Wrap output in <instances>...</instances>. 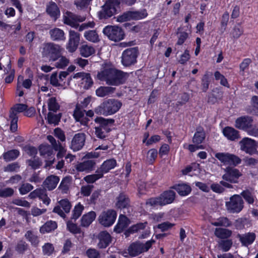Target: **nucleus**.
Masks as SVG:
<instances>
[{"instance_id": "79ce46f5", "label": "nucleus", "mask_w": 258, "mask_h": 258, "mask_svg": "<svg viewBox=\"0 0 258 258\" xmlns=\"http://www.w3.org/2000/svg\"><path fill=\"white\" fill-rule=\"evenodd\" d=\"M70 182V176H66L62 178L58 189L62 194H68L69 191V183Z\"/></svg>"}, {"instance_id": "3c124183", "label": "nucleus", "mask_w": 258, "mask_h": 258, "mask_svg": "<svg viewBox=\"0 0 258 258\" xmlns=\"http://www.w3.org/2000/svg\"><path fill=\"white\" fill-rule=\"evenodd\" d=\"M67 228L69 231L74 234H80L81 233V228L71 220L67 222Z\"/></svg>"}, {"instance_id": "a18cd8bd", "label": "nucleus", "mask_w": 258, "mask_h": 258, "mask_svg": "<svg viewBox=\"0 0 258 258\" xmlns=\"http://www.w3.org/2000/svg\"><path fill=\"white\" fill-rule=\"evenodd\" d=\"M211 76V73L206 72L202 79V90L203 92H206L209 89Z\"/></svg>"}, {"instance_id": "b1692460", "label": "nucleus", "mask_w": 258, "mask_h": 258, "mask_svg": "<svg viewBox=\"0 0 258 258\" xmlns=\"http://www.w3.org/2000/svg\"><path fill=\"white\" fill-rule=\"evenodd\" d=\"M148 225V222H138L135 224L132 225L129 228L126 229L124 232V235L126 238L128 237L131 234L140 232L141 230H144Z\"/></svg>"}, {"instance_id": "ea45409f", "label": "nucleus", "mask_w": 258, "mask_h": 258, "mask_svg": "<svg viewBox=\"0 0 258 258\" xmlns=\"http://www.w3.org/2000/svg\"><path fill=\"white\" fill-rule=\"evenodd\" d=\"M240 195L249 205H253L256 200V197L254 194L248 189L243 190Z\"/></svg>"}, {"instance_id": "2eb2a0df", "label": "nucleus", "mask_w": 258, "mask_h": 258, "mask_svg": "<svg viewBox=\"0 0 258 258\" xmlns=\"http://www.w3.org/2000/svg\"><path fill=\"white\" fill-rule=\"evenodd\" d=\"M253 118L248 115H244L238 117L235 121V127L239 130L247 131L251 126Z\"/></svg>"}, {"instance_id": "0e129e2a", "label": "nucleus", "mask_w": 258, "mask_h": 258, "mask_svg": "<svg viewBox=\"0 0 258 258\" xmlns=\"http://www.w3.org/2000/svg\"><path fill=\"white\" fill-rule=\"evenodd\" d=\"M137 196L140 198L142 196L146 194L147 191L146 183L141 181L137 184Z\"/></svg>"}, {"instance_id": "f3484780", "label": "nucleus", "mask_w": 258, "mask_h": 258, "mask_svg": "<svg viewBox=\"0 0 258 258\" xmlns=\"http://www.w3.org/2000/svg\"><path fill=\"white\" fill-rule=\"evenodd\" d=\"M86 135L84 133H77L74 136L71 145V148L74 151L80 150L84 146Z\"/></svg>"}, {"instance_id": "7ed1b4c3", "label": "nucleus", "mask_w": 258, "mask_h": 258, "mask_svg": "<svg viewBox=\"0 0 258 258\" xmlns=\"http://www.w3.org/2000/svg\"><path fill=\"white\" fill-rule=\"evenodd\" d=\"M61 46L53 42H47L43 44L42 55L49 62H54L61 56L62 52Z\"/></svg>"}, {"instance_id": "c9c22d12", "label": "nucleus", "mask_w": 258, "mask_h": 258, "mask_svg": "<svg viewBox=\"0 0 258 258\" xmlns=\"http://www.w3.org/2000/svg\"><path fill=\"white\" fill-rule=\"evenodd\" d=\"M86 18V17H63V22L64 24L72 27L77 28L80 26L78 22L85 21Z\"/></svg>"}, {"instance_id": "6ab92c4d", "label": "nucleus", "mask_w": 258, "mask_h": 258, "mask_svg": "<svg viewBox=\"0 0 258 258\" xmlns=\"http://www.w3.org/2000/svg\"><path fill=\"white\" fill-rule=\"evenodd\" d=\"M242 246L248 247L251 245L256 239V234L253 232L238 234L237 236Z\"/></svg>"}, {"instance_id": "49530a36", "label": "nucleus", "mask_w": 258, "mask_h": 258, "mask_svg": "<svg viewBox=\"0 0 258 258\" xmlns=\"http://www.w3.org/2000/svg\"><path fill=\"white\" fill-rule=\"evenodd\" d=\"M84 209V206L80 203L77 204L72 211L71 219H74L75 221L78 219L82 215Z\"/></svg>"}, {"instance_id": "5fc2aeb1", "label": "nucleus", "mask_w": 258, "mask_h": 258, "mask_svg": "<svg viewBox=\"0 0 258 258\" xmlns=\"http://www.w3.org/2000/svg\"><path fill=\"white\" fill-rule=\"evenodd\" d=\"M48 106L49 110L54 112H56L60 107L55 97H51L48 99Z\"/></svg>"}, {"instance_id": "09e8293b", "label": "nucleus", "mask_w": 258, "mask_h": 258, "mask_svg": "<svg viewBox=\"0 0 258 258\" xmlns=\"http://www.w3.org/2000/svg\"><path fill=\"white\" fill-rule=\"evenodd\" d=\"M26 238L34 246H37L39 243L38 236L35 235L31 230H28L25 233Z\"/></svg>"}, {"instance_id": "20e7f679", "label": "nucleus", "mask_w": 258, "mask_h": 258, "mask_svg": "<svg viewBox=\"0 0 258 258\" xmlns=\"http://www.w3.org/2000/svg\"><path fill=\"white\" fill-rule=\"evenodd\" d=\"M28 108L26 104L17 103L14 105L10 110L9 118L10 119V130L15 133L18 130V113L25 112Z\"/></svg>"}, {"instance_id": "4468645a", "label": "nucleus", "mask_w": 258, "mask_h": 258, "mask_svg": "<svg viewBox=\"0 0 258 258\" xmlns=\"http://www.w3.org/2000/svg\"><path fill=\"white\" fill-rule=\"evenodd\" d=\"M98 240L97 246L100 249H104L109 246L112 241L110 234L106 230L100 231L96 237Z\"/></svg>"}, {"instance_id": "412c9836", "label": "nucleus", "mask_w": 258, "mask_h": 258, "mask_svg": "<svg viewBox=\"0 0 258 258\" xmlns=\"http://www.w3.org/2000/svg\"><path fill=\"white\" fill-rule=\"evenodd\" d=\"M176 193L172 190H166L163 191L160 195L159 198L161 201L163 206L172 204L175 200Z\"/></svg>"}, {"instance_id": "de8ad7c7", "label": "nucleus", "mask_w": 258, "mask_h": 258, "mask_svg": "<svg viewBox=\"0 0 258 258\" xmlns=\"http://www.w3.org/2000/svg\"><path fill=\"white\" fill-rule=\"evenodd\" d=\"M61 116V113L57 114H54L53 113L49 112L47 114V121L49 124H54L57 125L60 120Z\"/></svg>"}, {"instance_id": "052dcab7", "label": "nucleus", "mask_w": 258, "mask_h": 258, "mask_svg": "<svg viewBox=\"0 0 258 258\" xmlns=\"http://www.w3.org/2000/svg\"><path fill=\"white\" fill-rule=\"evenodd\" d=\"M58 204L66 213H69L70 212L72 205L68 199H62L58 202Z\"/></svg>"}, {"instance_id": "ddd939ff", "label": "nucleus", "mask_w": 258, "mask_h": 258, "mask_svg": "<svg viewBox=\"0 0 258 258\" xmlns=\"http://www.w3.org/2000/svg\"><path fill=\"white\" fill-rule=\"evenodd\" d=\"M80 41V34L74 30L69 31V39L67 49L70 52H75L78 48Z\"/></svg>"}, {"instance_id": "423d86ee", "label": "nucleus", "mask_w": 258, "mask_h": 258, "mask_svg": "<svg viewBox=\"0 0 258 258\" xmlns=\"http://www.w3.org/2000/svg\"><path fill=\"white\" fill-rule=\"evenodd\" d=\"M108 39L114 42H119L124 39L125 34L122 29L117 26L107 25L102 31Z\"/></svg>"}, {"instance_id": "2f4dec72", "label": "nucleus", "mask_w": 258, "mask_h": 258, "mask_svg": "<svg viewBox=\"0 0 258 258\" xmlns=\"http://www.w3.org/2000/svg\"><path fill=\"white\" fill-rule=\"evenodd\" d=\"M96 217V213L94 211H91L84 214L81 219V225L83 227H88L95 220Z\"/></svg>"}, {"instance_id": "37998d69", "label": "nucleus", "mask_w": 258, "mask_h": 258, "mask_svg": "<svg viewBox=\"0 0 258 258\" xmlns=\"http://www.w3.org/2000/svg\"><path fill=\"white\" fill-rule=\"evenodd\" d=\"M96 174L88 175L84 177V180L87 183H93L103 177L102 173H100L98 169L96 170Z\"/></svg>"}, {"instance_id": "4c0bfd02", "label": "nucleus", "mask_w": 258, "mask_h": 258, "mask_svg": "<svg viewBox=\"0 0 258 258\" xmlns=\"http://www.w3.org/2000/svg\"><path fill=\"white\" fill-rule=\"evenodd\" d=\"M84 36L86 40L93 43H98L100 41L99 36L95 30L85 31Z\"/></svg>"}, {"instance_id": "39448f33", "label": "nucleus", "mask_w": 258, "mask_h": 258, "mask_svg": "<svg viewBox=\"0 0 258 258\" xmlns=\"http://www.w3.org/2000/svg\"><path fill=\"white\" fill-rule=\"evenodd\" d=\"M139 54L138 47L127 48L123 51L121 56L122 64L126 67L135 64Z\"/></svg>"}, {"instance_id": "338daca9", "label": "nucleus", "mask_w": 258, "mask_h": 258, "mask_svg": "<svg viewBox=\"0 0 258 258\" xmlns=\"http://www.w3.org/2000/svg\"><path fill=\"white\" fill-rule=\"evenodd\" d=\"M158 155V152L156 149H150L148 152V159L150 164H153Z\"/></svg>"}, {"instance_id": "473e14b6", "label": "nucleus", "mask_w": 258, "mask_h": 258, "mask_svg": "<svg viewBox=\"0 0 258 258\" xmlns=\"http://www.w3.org/2000/svg\"><path fill=\"white\" fill-rule=\"evenodd\" d=\"M206 138V133L202 127L197 129L192 139V142L194 144L201 145Z\"/></svg>"}, {"instance_id": "e2e57ef3", "label": "nucleus", "mask_w": 258, "mask_h": 258, "mask_svg": "<svg viewBox=\"0 0 258 258\" xmlns=\"http://www.w3.org/2000/svg\"><path fill=\"white\" fill-rule=\"evenodd\" d=\"M174 225L175 224L174 223H171L168 221H166L158 224L157 225V228L159 229L161 231L164 232L171 229L173 226H174Z\"/></svg>"}, {"instance_id": "58836bf2", "label": "nucleus", "mask_w": 258, "mask_h": 258, "mask_svg": "<svg viewBox=\"0 0 258 258\" xmlns=\"http://www.w3.org/2000/svg\"><path fill=\"white\" fill-rule=\"evenodd\" d=\"M20 155V152L17 149H12L3 153L4 159L6 162L13 161L17 159Z\"/></svg>"}, {"instance_id": "5701e85b", "label": "nucleus", "mask_w": 258, "mask_h": 258, "mask_svg": "<svg viewBox=\"0 0 258 258\" xmlns=\"http://www.w3.org/2000/svg\"><path fill=\"white\" fill-rule=\"evenodd\" d=\"M222 133L225 138L231 141L237 140L241 138L239 132L229 126H225L222 130Z\"/></svg>"}, {"instance_id": "0eeeda50", "label": "nucleus", "mask_w": 258, "mask_h": 258, "mask_svg": "<svg viewBox=\"0 0 258 258\" xmlns=\"http://www.w3.org/2000/svg\"><path fill=\"white\" fill-rule=\"evenodd\" d=\"M117 212L113 209H108L101 212L98 217L99 223L105 227L112 226L117 217Z\"/></svg>"}, {"instance_id": "a19ab883", "label": "nucleus", "mask_w": 258, "mask_h": 258, "mask_svg": "<svg viewBox=\"0 0 258 258\" xmlns=\"http://www.w3.org/2000/svg\"><path fill=\"white\" fill-rule=\"evenodd\" d=\"M81 55L84 57H88L94 54L95 52L93 46L87 44L82 45L80 48Z\"/></svg>"}, {"instance_id": "72a5a7b5", "label": "nucleus", "mask_w": 258, "mask_h": 258, "mask_svg": "<svg viewBox=\"0 0 258 258\" xmlns=\"http://www.w3.org/2000/svg\"><path fill=\"white\" fill-rule=\"evenodd\" d=\"M232 232L231 230L224 228H216L214 234L218 238L226 239L229 238L232 235Z\"/></svg>"}, {"instance_id": "8fccbe9b", "label": "nucleus", "mask_w": 258, "mask_h": 258, "mask_svg": "<svg viewBox=\"0 0 258 258\" xmlns=\"http://www.w3.org/2000/svg\"><path fill=\"white\" fill-rule=\"evenodd\" d=\"M39 151L41 156H50L53 152L51 147L47 144H41L39 146Z\"/></svg>"}, {"instance_id": "4be33fe9", "label": "nucleus", "mask_w": 258, "mask_h": 258, "mask_svg": "<svg viewBox=\"0 0 258 258\" xmlns=\"http://www.w3.org/2000/svg\"><path fill=\"white\" fill-rule=\"evenodd\" d=\"M94 121L97 124L95 127H100V128L103 129L106 133H108L111 131L109 127V125L113 124L115 121L112 118H105L99 116L94 119Z\"/></svg>"}, {"instance_id": "1a4fd4ad", "label": "nucleus", "mask_w": 258, "mask_h": 258, "mask_svg": "<svg viewBox=\"0 0 258 258\" xmlns=\"http://www.w3.org/2000/svg\"><path fill=\"white\" fill-rule=\"evenodd\" d=\"M243 201L242 197L238 195H234L231 197L230 201L226 202V207L231 213H238L243 208Z\"/></svg>"}, {"instance_id": "cd10ccee", "label": "nucleus", "mask_w": 258, "mask_h": 258, "mask_svg": "<svg viewBox=\"0 0 258 258\" xmlns=\"http://www.w3.org/2000/svg\"><path fill=\"white\" fill-rule=\"evenodd\" d=\"M116 18V17H113ZM145 17H116L117 21L119 22H124L122 26L126 29V31H131L132 27L135 24L134 20H139L144 18Z\"/></svg>"}, {"instance_id": "f03ea898", "label": "nucleus", "mask_w": 258, "mask_h": 258, "mask_svg": "<svg viewBox=\"0 0 258 258\" xmlns=\"http://www.w3.org/2000/svg\"><path fill=\"white\" fill-rule=\"evenodd\" d=\"M122 102L115 99L104 101L95 108L94 112L98 115L108 116L117 112L122 106Z\"/></svg>"}, {"instance_id": "6e6552de", "label": "nucleus", "mask_w": 258, "mask_h": 258, "mask_svg": "<svg viewBox=\"0 0 258 258\" xmlns=\"http://www.w3.org/2000/svg\"><path fill=\"white\" fill-rule=\"evenodd\" d=\"M215 157L224 164L235 167L241 162V159L237 156L229 153H217Z\"/></svg>"}, {"instance_id": "bf43d9fd", "label": "nucleus", "mask_w": 258, "mask_h": 258, "mask_svg": "<svg viewBox=\"0 0 258 258\" xmlns=\"http://www.w3.org/2000/svg\"><path fill=\"white\" fill-rule=\"evenodd\" d=\"M58 60V61L55 64V66L58 69H64L69 63V59L66 56H62V53H61V56Z\"/></svg>"}, {"instance_id": "4d7b16f0", "label": "nucleus", "mask_w": 258, "mask_h": 258, "mask_svg": "<svg viewBox=\"0 0 258 258\" xmlns=\"http://www.w3.org/2000/svg\"><path fill=\"white\" fill-rule=\"evenodd\" d=\"M232 243L231 239H226L221 240L219 243V246L223 251L226 252L230 250L232 247Z\"/></svg>"}, {"instance_id": "9b49d317", "label": "nucleus", "mask_w": 258, "mask_h": 258, "mask_svg": "<svg viewBox=\"0 0 258 258\" xmlns=\"http://www.w3.org/2000/svg\"><path fill=\"white\" fill-rule=\"evenodd\" d=\"M240 149L250 155L257 152L256 141L248 137H244L240 142Z\"/></svg>"}, {"instance_id": "dca6fc26", "label": "nucleus", "mask_w": 258, "mask_h": 258, "mask_svg": "<svg viewBox=\"0 0 258 258\" xmlns=\"http://www.w3.org/2000/svg\"><path fill=\"white\" fill-rule=\"evenodd\" d=\"M115 207L120 210L128 209L131 207V200L124 192H120L116 198Z\"/></svg>"}, {"instance_id": "e433bc0d", "label": "nucleus", "mask_w": 258, "mask_h": 258, "mask_svg": "<svg viewBox=\"0 0 258 258\" xmlns=\"http://www.w3.org/2000/svg\"><path fill=\"white\" fill-rule=\"evenodd\" d=\"M115 88L110 86H101L96 90V94L100 97H104L113 93Z\"/></svg>"}, {"instance_id": "774afa93", "label": "nucleus", "mask_w": 258, "mask_h": 258, "mask_svg": "<svg viewBox=\"0 0 258 258\" xmlns=\"http://www.w3.org/2000/svg\"><path fill=\"white\" fill-rule=\"evenodd\" d=\"M86 255L88 258H100L99 251L94 248H88L86 251Z\"/></svg>"}, {"instance_id": "13d9d810", "label": "nucleus", "mask_w": 258, "mask_h": 258, "mask_svg": "<svg viewBox=\"0 0 258 258\" xmlns=\"http://www.w3.org/2000/svg\"><path fill=\"white\" fill-rule=\"evenodd\" d=\"M83 109L84 108L80 106L79 104L76 105L74 112V117L77 121L79 120L81 118L84 117V112L86 111Z\"/></svg>"}, {"instance_id": "bb28decb", "label": "nucleus", "mask_w": 258, "mask_h": 258, "mask_svg": "<svg viewBox=\"0 0 258 258\" xmlns=\"http://www.w3.org/2000/svg\"><path fill=\"white\" fill-rule=\"evenodd\" d=\"M95 165L96 162L94 161L88 160L77 164L76 169L79 172H90L94 169Z\"/></svg>"}, {"instance_id": "f8f14e48", "label": "nucleus", "mask_w": 258, "mask_h": 258, "mask_svg": "<svg viewBox=\"0 0 258 258\" xmlns=\"http://www.w3.org/2000/svg\"><path fill=\"white\" fill-rule=\"evenodd\" d=\"M119 5L118 0H108L102 7L99 16H112L116 13V6Z\"/></svg>"}, {"instance_id": "393cba45", "label": "nucleus", "mask_w": 258, "mask_h": 258, "mask_svg": "<svg viewBox=\"0 0 258 258\" xmlns=\"http://www.w3.org/2000/svg\"><path fill=\"white\" fill-rule=\"evenodd\" d=\"M117 165L116 160L114 158H111L104 161L97 169L103 176L104 174L109 172L110 170L116 167Z\"/></svg>"}, {"instance_id": "f257e3e1", "label": "nucleus", "mask_w": 258, "mask_h": 258, "mask_svg": "<svg viewBox=\"0 0 258 258\" xmlns=\"http://www.w3.org/2000/svg\"><path fill=\"white\" fill-rule=\"evenodd\" d=\"M97 76L99 80L105 81L108 85L118 86L125 82L128 76L122 71L110 68L98 72Z\"/></svg>"}, {"instance_id": "6e6d98bb", "label": "nucleus", "mask_w": 258, "mask_h": 258, "mask_svg": "<svg viewBox=\"0 0 258 258\" xmlns=\"http://www.w3.org/2000/svg\"><path fill=\"white\" fill-rule=\"evenodd\" d=\"M26 163L33 170L39 168L42 165V162L39 158L34 159H28L26 160Z\"/></svg>"}, {"instance_id": "603ef678", "label": "nucleus", "mask_w": 258, "mask_h": 258, "mask_svg": "<svg viewBox=\"0 0 258 258\" xmlns=\"http://www.w3.org/2000/svg\"><path fill=\"white\" fill-rule=\"evenodd\" d=\"M146 205L152 207L157 206L163 207L162 203L159 198V196L156 197L150 198L146 200Z\"/></svg>"}, {"instance_id": "aec40b11", "label": "nucleus", "mask_w": 258, "mask_h": 258, "mask_svg": "<svg viewBox=\"0 0 258 258\" xmlns=\"http://www.w3.org/2000/svg\"><path fill=\"white\" fill-rule=\"evenodd\" d=\"M170 189H174L181 197L188 196L191 191L190 186L186 183H176L170 186Z\"/></svg>"}, {"instance_id": "c85d7f7f", "label": "nucleus", "mask_w": 258, "mask_h": 258, "mask_svg": "<svg viewBox=\"0 0 258 258\" xmlns=\"http://www.w3.org/2000/svg\"><path fill=\"white\" fill-rule=\"evenodd\" d=\"M59 181V178L58 176L51 175L46 177L43 184L45 188L48 190H52L56 187Z\"/></svg>"}, {"instance_id": "9d476101", "label": "nucleus", "mask_w": 258, "mask_h": 258, "mask_svg": "<svg viewBox=\"0 0 258 258\" xmlns=\"http://www.w3.org/2000/svg\"><path fill=\"white\" fill-rule=\"evenodd\" d=\"M224 171V173L222 176L223 180L231 183H238L239 178L242 176L239 169L231 166H227Z\"/></svg>"}, {"instance_id": "f704fd0d", "label": "nucleus", "mask_w": 258, "mask_h": 258, "mask_svg": "<svg viewBox=\"0 0 258 258\" xmlns=\"http://www.w3.org/2000/svg\"><path fill=\"white\" fill-rule=\"evenodd\" d=\"M86 18V17H63V22L64 24L72 27L77 28L80 26L78 22L85 21Z\"/></svg>"}, {"instance_id": "a211bd4d", "label": "nucleus", "mask_w": 258, "mask_h": 258, "mask_svg": "<svg viewBox=\"0 0 258 258\" xmlns=\"http://www.w3.org/2000/svg\"><path fill=\"white\" fill-rule=\"evenodd\" d=\"M131 223L128 218L125 215L120 214L119 216L117 222L114 227V231L116 233H121L125 231Z\"/></svg>"}, {"instance_id": "c756f323", "label": "nucleus", "mask_w": 258, "mask_h": 258, "mask_svg": "<svg viewBox=\"0 0 258 258\" xmlns=\"http://www.w3.org/2000/svg\"><path fill=\"white\" fill-rule=\"evenodd\" d=\"M57 228L56 222L48 220L40 227L39 231L41 234L48 233L54 231Z\"/></svg>"}, {"instance_id": "7c9ffc66", "label": "nucleus", "mask_w": 258, "mask_h": 258, "mask_svg": "<svg viewBox=\"0 0 258 258\" xmlns=\"http://www.w3.org/2000/svg\"><path fill=\"white\" fill-rule=\"evenodd\" d=\"M51 39L55 41H64L65 34L63 31L59 28H55L49 31Z\"/></svg>"}, {"instance_id": "c03bdc74", "label": "nucleus", "mask_w": 258, "mask_h": 258, "mask_svg": "<svg viewBox=\"0 0 258 258\" xmlns=\"http://www.w3.org/2000/svg\"><path fill=\"white\" fill-rule=\"evenodd\" d=\"M46 12L50 16H57L60 13L58 8L54 2H50L47 6Z\"/></svg>"}, {"instance_id": "680f3d73", "label": "nucleus", "mask_w": 258, "mask_h": 258, "mask_svg": "<svg viewBox=\"0 0 258 258\" xmlns=\"http://www.w3.org/2000/svg\"><path fill=\"white\" fill-rule=\"evenodd\" d=\"M27 248L28 244L23 240L19 241L15 247L16 251L20 254H23Z\"/></svg>"}, {"instance_id": "a878e982", "label": "nucleus", "mask_w": 258, "mask_h": 258, "mask_svg": "<svg viewBox=\"0 0 258 258\" xmlns=\"http://www.w3.org/2000/svg\"><path fill=\"white\" fill-rule=\"evenodd\" d=\"M142 242L136 241L130 244L127 248L128 253L132 257H136L143 253Z\"/></svg>"}, {"instance_id": "864d4df0", "label": "nucleus", "mask_w": 258, "mask_h": 258, "mask_svg": "<svg viewBox=\"0 0 258 258\" xmlns=\"http://www.w3.org/2000/svg\"><path fill=\"white\" fill-rule=\"evenodd\" d=\"M42 252L44 255L50 256L54 251L53 245L49 242L45 243L42 247Z\"/></svg>"}, {"instance_id": "69168bd1", "label": "nucleus", "mask_w": 258, "mask_h": 258, "mask_svg": "<svg viewBox=\"0 0 258 258\" xmlns=\"http://www.w3.org/2000/svg\"><path fill=\"white\" fill-rule=\"evenodd\" d=\"M212 224L215 226H225L230 225L229 220L227 217H220L217 221L213 222Z\"/></svg>"}]
</instances>
